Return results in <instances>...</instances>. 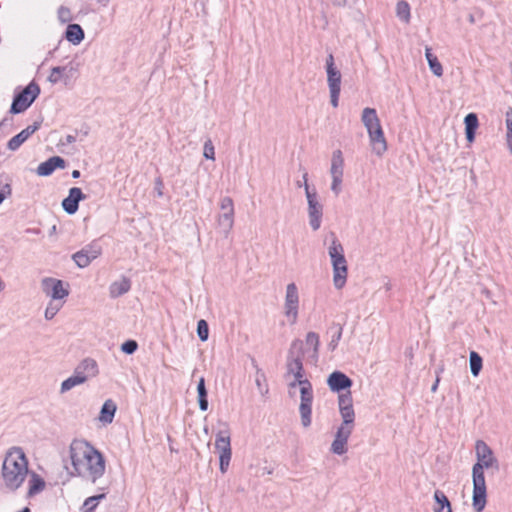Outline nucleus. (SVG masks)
<instances>
[{
    "instance_id": "c756f323",
    "label": "nucleus",
    "mask_w": 512,
    "mask_h": 512,
    "mask_svg": "<svg viewBox=\"0 0 512 512\" xmlns=\"http://www.w3.org/2000/svg\"><path fill=\"white\" fill-rule=\"evenodd\" d=\"M198 397H199V407L202 411H206L208 408V400H207V391L205 387V379L200 378L197 386Z\"/></svg>"
},
{
    "instance_id": "20e7f679",
    "label": "nucleus",
    "mask_w": 512,
    "mask_h": 512,
    "mask_svg": "<svg viewBox=\"0 0 512 512\" xmlns=\"http://www.w3.org/2000/svg\"><path fill=\"white\" fill-rule=\"evenodd\" d=\"M329 255L333 265V282L336 288L344 287L347 279V262L344 257V249L337 239H333L329 247Z\"/></svg>"
},
{
    "instance_id": "412c9836",
    "label": "nucleus",
    "mask_w": 512,
    "mask_h": 512,
    "mask_svg": "<svg viewBox=\"0 0 512 512\" xmlns=\"http://www.w3.org/2000/svg\"><path fill=\"white\" fill-rule=\"evenodd\" d=\"M221 209L223 214L219 218V223L227 228H231L233 225L234 206L233 201L229 197H225L221 201Z\"/></svg>"
},
{
    "instance_id": "423d86ee",
    "label": "nucleus",
    "mask_w": 512,
    "mask_h": 512,
    "mask_svg": "<svg viewBox=\"0 0 512 512\" xmlns=\"http://www.w3.org/2000/svg\"><path fill=\"white\" fill-rule=\"evenodd\" d=\"M39 92V86L31 82L22 92L15 96L11 105V112L17 114L25 111L36 99Z\"/></svg>"
},
{
    "instance_id": "f257e3e1",
    "label": "nucleus",
    "mask_w": 512,
    "mask_h": 512,
    "mask_svg": "<svg viewBox=\"0 0 512 512\" xmlns=\"http://www.w3.org/2000/svg\"><path fill=\"white\" fill-rule=\"evenodd\" d=\"M70 457L75 474L95 482L105 472V459L92 445L75 440L70 445Z\"/></svg>"
},
{
    "instance_id": "dca6fc26",
    "label": "nucleus",
    "mask_w": 512,
    "mask_h": 512,
    "mask_svg": "<svg viewBox=\"0 0 512 512\" xmlns=\"http://www.w3.org/2000/svg\"><path fill=\"white\" fill-rule=\"evenodd\" d=\"M306 194L309 203L310 224L314 230H317L321 223V206L315 200V196L309 192L308 185H306Z\"/></svg>"
},
{
    "instance_id": "f03ea898",
    "label": "nucleus",
    "mask_w": 512,
    "mask_h": 512,
    "mask_svg": "<svg viewBox=\"0 0 512 512\" xmlns=\"http://www.w3.org/2000/svg\"><path fill=\"white\" fill-rule=\"evenodd\" d=\"M28 473V460L20 448L10 449L2 464V479L10 490L18 489Z\"/></svg>"
},
{
    "instance_id": "58836bf2",
    "label": "nucleus",
    "mask_w": 512,
    "mask_h": 512,
    "mask_svg": "<svg viewBox=\"0 0 512 512\" xmlns=\"http://www.w3.org/2000/svg\"><path fill=\"white\" fill-rule=\"evenodd\" d=\"M204 156L207 159H211V160L215 159L214 146H213L211 140H207L204 144Z\"/></svg>"
},
{
    "instance_id": "6ab92c4d",
    "label": "nucleus",
    "mask_w": 512,
    "mask_h": 512,
    "mask_svg": "<svg viewBox=\"0 0 512 512\" xmlns=\"http://www.w3.org/2000/svg\"><path fill=\"white\" fill-rule=\"evenodd\" d=\"M328 86L330 90H341V74L334 65L333 55L330 54L326 61Z\"/></svg>"
},
{
    "instance_id": "7ed1b4c3",
    "label": "nucleus",
    "mask_w": 512,
    "mask_h": 512,
    "mask_svg": "<svg viewBox=\"0 0 512 512\" xmlns=\"http://www.w3.org/2000/svg\"><path fill=\"white\" fill-rule=\"evenodd\" d=\"M362 122L368 131L373 151L379 156L382 155L387 150V142L376 110L365 108L362 112Z\"/></svg>"
},
{
    "instance_id": "aec40b11",
    "label": "nucleus",
    "mask_w": 512,
    "mask_h": 512,
    "mask_svg": "<svg viewBox=\"0 0 512 512\" xmlns=\"http://www.w3.org/2000/svg\"><path fill=\"white\" fill-rule=\"evenodd\" d=\"M65 161L59 156L49 158L47 161L42 162L37 167V174L40 176H48L52 174L57 168H64Z\"/></svg>"
},
{
    "instance_id": "0eeeda50",
    "label": "nucleus",
    "mask_w": 512,
    "mask_h": 512,
    "mask_svg": "<svg viewBox=\"0 0 512 512\" xmlns=\"http://www.w3.org/2000/svg\"><path fill=\"white\" fill-rule=\"evenodd\" d=\"M215 448L219 453L220 470L225 473L231 460V443L229 431H219L215 439Z\"/></svg>"
},
{
    "instance_id": "9d476101",
    "label": "nucleus",
    "mask_w": 512,
    "mask_h": 512,
    "mask_svg": "<svg viewBox=\"0 0 512 512\" xmlns=\"http://www.w3.org/2000/svg\"><path fill=\"white\" fill-rule=\"evenodd\" d=\"M343 168H344V158L342 152L340 150H336L333 152L332 160H331V176H332V185L331 189L336 194L340 192L341 183L343 178Z\"/></svg>"
},
{
    "instance_id": "a211bd4d",
    "label": "nucleus",
    "mask_w": 512,
    "mask_h": 512,
    "mask_svg": "<svg viewBox=\"0 0 512 512\" xmlns=\"http://www.w3.org/2000/svg\"><path fill=\"white\" fill-rule=\"evenodd\" d=\"M45 291L51 295L52 299H63L68 295V290L63 287L61 280L45 279L43 281Z\"/></svg>"
},
{
    "instance_id": "09e8293b",
    "label": "nucleus",
    "mask_w": 512,
    "mask_h": 512,
    "mask_svg": "<svg viewBox=\"0 0 512 512\" xmlns=\"http://www.w3.org/2000/svg\"><path fill=\"white\" fill-rule=\"evenodd\" d=\"M79 176H80V172L78 170L72 171V177L73 178H78Z\"/></svg>"
},
{
    "instance_id": "6e6552de",
    "label": "nucleus",
    "mask_w": 512,
    "mask_h": 512,
    "mask_svg": "<svg viewBox=\"0 0 512 512\" xmlns=\"http://www.w3.org/2000/svg\"><path fill=\"white\" fill-rule=\"evenodd\" d=\"M299 295L298 289L294 283H290L286 288L285 296V315L290 323L294 324L298 318Z\"/></svg>"
},
{
    "instance_id": "8fccbe9b",
    "label": "nucleus",
    "mask_w": 512,
    "mask_h": 512,
    "mask_svg": "<svg viewBox=\"0 0 512 512\" xmlns=\"http://www.w3.org/2000/svg\"><path fill=\"white\" fill-rule=\"evenodd\" d=\"M512 131V122H507V132H511Z\"/></svg>"
},
{
    "instance_id": "f704fd0d",
    "label": "nucleus",
    "mask_w": 512,
    "mask_h": 512,
    "mask_svg": "<svg viewBox=\"0 0 512 512\" xmlns=\"http://www.w3.org/2000/svg\"><path fill=\"white\" fill-rule=\"evenodd\" d=\"M130 289V283L128 280H122L121 282H115L111 285V294L118 296L126 293Z\"/></svg>"
},
{
    "instance_id": "1a4fd4ad",
    "label": "nucleus",
    "mask_w": 512,
    "mask_h": 512,
    "mask_svg": "<svg viewBox=\"0 0 512 512\" xmlns=\"http://www.w3.org/2000/svg\"><path fill=\"white\" fill-rule=\"evenodd\" d=\"M96 367L97 365L95 361L84 360L81 366L76 370L75 374L66 379L65 381H63L61 385L62 392L68 391L73 387L84 383L87 380V375H84L82 372L79 371V369L88 370L91 372V374H94L96 372Z\"/></svg>"
},
{
    "instance_id": "ddd939ff",
    "label": "nucleus",
    "mask_w": 512,
    "mask_h": 512,
    "mask_svg": "<svg viewBox=\"0 0 512 512\" xmlns=\"http://www.w3.org/2000/svg\"><path fill=\"white\" fill-rule=\"evenodd\" d=\"M287 374L292 375L294 380L289 384L291 388L301 385L303 381H309L304 377V368L302 360L296 357L287 363Z\"/></svg>"
},
{
    "instance_id": "de8ad7c7",
    "label": "nucleus",
    "mask_w": 512,
    "mask_h": 512,
    "mask_svg": "<svg viewBox=\"0 0 512 512\" xmlns=\"http://www.w3.org/2000/svg\"><path fill=\"white\" fill-rule=\"evenodd\" d=\"M301 346H302V341H300V340H295V341H293L291 348H292V349H296V348H299V349H300V348H301Z\"/></svg>"
},
{
    "instance_id": "ea45409f",
    "label": "nucleus",
    "mask_w": 512,
    "mask_h": 512,
    "mask_svg": "<svg viewBox=\"0 0 512 512\" xmlns=\"http://www.w3.org/2000/svg\"><path fill=\"white\" fill-rule=\"evenodd\" d=\"M138 344L134 340H128L122 344V351L127 354H132L136 351Z\"/></svg>"
},
{
    "instance_id": "c03bdc74",
    "label": "nucleus",
    "mask_w": 512,
    "mask_h": 512,
    "mask_svg": "<svg viewBox=\"0 0 512 512\" xmlns=\"http://www.w3.org/2000/svg\"><path fill=\"white\" fill-rule=\"evenodd\" d=\"M340 91L341 90H337V89L330 90L331 104L335 108L338 106Z\"/></svg>"
},
{
    "instance_id": "9b49d317",
    "label": "nucleus",
    "mask_w": 512,
    "mask_h": 512,
    "mask_svg": "<svg viewBox=\"0 0 512 512\" xmlns=\"http://www.w3.org/2000/svg\"><path fill=\"white\" fill-rule=\"evenodd\" d=\"M486 505V483L485 477L477 474L473 476V507L481 512Z\"/></svg>"
},
{
    "instance_id": "c9c22d12",
    "label": "nucleus",
    "mask_w": 512,
    "mask_h": 512,
    "mask_svg": "<svg viewBox=\"0 0 512 512\" xmlns=\"http://www.w3.org/2000/svg\"><path fill=\"white\" fill-rule=\"evenodd\" d=\"M341 416L343 418L344 426H351L354 421V409L353 407H344L340 409Z\"/></svg>"
},
{
    "instance_id": "4c0bfd02",
    "label": "nucleus",
    "mask_w": 512,
    "mask_h": 512,
    "mask_svg": "<svg viewBox=\"0 0 512 512\" xmlns=\"http://www.w3.org/2000/svg\"><path fill=\"white\" fill-rule=\"evenodd\" d=\"M344 407H353L352 395L349 390L339 395V409Z\"/></svg>"
},
{
    "instance_id": "5701e85b",
    "label": "nucleus",
    "mask_w": 512,
    "mask_h": 512,
    "mask_svg": "<svg viewBox=\"0 0 512 512\" xmlns=\"http://www.w3.org/2000/svg\"><path fill=\"white\" fill-rule=\"evenodd\" d=\"M466 138L469 143L475 139V132L479 126L478 117L475 113H469L464 119Z\"/></svg>"
},
{
    "instance_id": "a19ab883",
    "label": "nucleus",
    "mask_w": 512,
    "mask_h": 512,
    "mask_svg": "<svg viewBox=\"0 0 512 512\" xmlns=\"http://www.w3.org/2000/svg\"><path fill=\"white\" fill-rule=\"evenodd\" d=\"M306 343L308 345H311L314 347L315 350H317L318 348V345H319V337L316 333L314 332H309L306 336Z\"/></svg>"
},
{
    "instance_id": "72a5a7b5",
    "label": "nucleus",
    "mask_w": 512,
    "mask_h": 512,
    "mask_svg": "<svg viewBox=\"0 0 512 512\" xmlns=\"http://www.w3.org/2000/svg\"><path fill=\"white\" fill-rule=\"evenodd\" d=\"M44 481L36 474H33L29 481V495L32 496L44 489Z\"/></svg>"
},
{
    "instance_id": "473e14b6",
    "label": "nucleus",
    "mask_w": 512,
    "mask_h": 512,
    "mask_svg": "<svg viewBox=\"0 0 512 512\" xmlns=\"http://www.w3.org/2000/svg\"><path fill=\"white\" fill-rule=\"evenodd\" d=\"M299 412L303 426L308 427L311 424L312 404H300Z\"/></svg>"
},
{
    "instance_id": "7c9ffc66",
    "label": "nucleus",
    "mask_w": 512,
    "mask_h": 512,
    "mask_svg": "<svg viewBox=\"0 0 512 512\" xmlns=\"http://www.w3.org/2000/svg\"><path fill=\"white\" fill-rule=\"evenodd\" d=\"M396 14L405 23L410 21V6L406 1H399L396 5Z\"/></svg>"
},
{
    "instance_id": "e433bc0d",
    "label": "nucleus",
    "mask_w": 512,
    "mask_h": 512,
    "mask_svg": "<svg viewBox=\"0 0 512 512\" xmlns=\"http://www.w3.org/2000/svg\"><path fill=\"white\" fill-rule=\"evenodd\" d=\"M197 333H198L199 338L202 341H206L208 339L209 328H208V324L205 320L202 319V320L198 321Z\"/></svg>"
},
{
    "instance_id": "a18cd8bd",
    "label": "nucleus",
    "mask_w": 512,
    "mask_h": 512,
    "mask_svg": "<svg viewBox=\"0 0 512 512\" xmlns=\"http://www.w3.org/2000/svg\"><path fill=\"white\" fill-rule=\"evenodd\" d=\"M58 16L62 21H68L70 19V11L67 8H60L58 11Z\"/></svg>"
},
{
    "instance_id": "39448f33",
    "label": "nucleus",
    "mask_w": 512,
    "mask_h": 512,
    "mask_svg": "<svg viewBox=\"0 0 512 512\" xmlns=\"http://www.w3.org/2000/svg\"><path fill=\"white\" fill-rule=\"evenodd\" d=\"M477 462L474 464L472 469L473 476L480 474L484 476V468L488 469L491 467L498 468L497 460L494 457L492 450L482 440H478L475 445Z\"/></svg>"
},
{
    "instance_id": "2f4dec72",
    "label": "nucleus",
    "mask_w": 512,
    "mask_h": 512,
    "mask_svg": "<svg viewBox=\"0 0 512 512\" xmlns=\"http://www.w3.org/2000/svg\"><path fill=\"white\" fill-rule=\"evenodd\" d=\"M470 369L473 376H478L482 369V358L475 351L470 352Z\"/></svg>"
},
{
    "instance_id": "bb28decb",
    "label": "nucleus",
    "mask_w": 512,
    "mask_h": 512,
    "mask_svg": "<svg viewBox=\"0 0 512 512\" xmlns=\"http://www.w3.org/2000/svg\"><path fill=\"white\" fill-rule=\"evenodd\" d=\"M106 497V494L105 493H101V494H98V495H94V496H91V497H88L84 503L82 504L80 510L81 512H93L97 506L99 505V502L102 500V499H105Z\"/></svg>"
},
{
    "instance_id": "cd10ccee",
    "label": "nucleus",
    "mask_w": 512,
    "mask_h": 512,
    "mask_svg": "<svg viewBox=\"0 0 512 512\" xmlns=\"http://www.w3.org/2000/svg\"><path fill=\"white\" fill-rule=\"evenodd\" d=\"M301 401L300 404H312L313 389L310 381H303L300 385Z\"/></svg>"
},
{
    "instance_id": "393cba45",
    "label": "nucleus",
    "mask_w": 512,
    "mask_h": 512,
    "mask_svg": "<svg viewBox=\"0 0 512 512\" xmlns=\"http://www.w3.org/2000/svg\"><path fill=\"white\" fill-rule=\"evenodd\" d=\"M435 506L434 512H452L451 503L444 492L436 490L434 492Z\"/></svg>"
},
{
    "instance_id": "37998d69",
    "label": "nucleus",
    "mask_w": 512,
    "mask_h": 512,
    "mask_svg": "<svg viewBox=\"0 0 512 512\" xmlns=\"http://www.w3.org/2000/svg\"><path fill=\"white\" fill-rule=\"evenodd\" d=\"M64 72V68L55 67L52 69L51 74L49 76V80L51 82H57L62 77V74Z\"/></svg>"
},
{
    "instance_id": "4be33fe9",
    "label": "nucleus",
    "mask_w": 512,
    "mask_h": 512,
    "mask_svg": "<svg viewBox=\"0 0 512 512\" xmlns=\"http://www.w3.org/2000/svg\"><path fill=\"white\" fill-rule=\"evenodd\" d=\"M38 128L39 125L36 123L28 126L26 129L22 130L20 133L9 140L8 148L10 150L18 149L24 141H26L33 133L38 130Z\"/></svg>"
},
{
    "instance_id": "2eb2a0df",
    "label": "nucleus",
    "mask_w": 512,
    "mask_h": 512,
    "mask_svg": "<svg viewBox=\"0 0 512 512\" xmlns=\"http://www.w3.org/2000/svg\"><path fill=\"white\" fill-rule=\"evenodd\" d=\"M329 388L334 392L349 389L352 386V380L340 371L331 373L327 379Z\"/></svg>"
},
{
    "instance_id": "a878e982",
    "label": "nucleus",
    "mask_w": 512,
    "mask_h": 512,
    "mask_svg": "<svg viewBox=\"0 0 512 512\" xmlns=\"http://www.w3.org/2000/svg\"><path fill=\"white\" fill-rule=\"evenodd\" d=\"M84 38V31L78 24H70L66 30V39L73 43L79 44Z\"/></svg>"
},
{
    "instance_id": "b1692460",
    "label": "nucleus",
    "mask_w": 512,
    "mask_h": 512,
    "mask_svg": "<svg viewBox=\"0 0 512 512\" xmlns=\"http://www.w3.org/2000/svg\"><path fill=\"white\" fill-rule=\"evenodd\" d=\"M116 409L117 407L113 400H106L100 411L99 420L105 424L111 423L113 421Z\"/></svg>"
},
{
    "instance_id": "c85d7f7f",
    "label": "nucleus",
    "mask_w": 512,
    "mask_h": 512,
    "mask_svg": "<svg viewBox=\"0 0 512 512\" xmlns=\"http://www.w3.org/2000/svg\"><path fill=\"white\" fill-rule=\"evenodd\" d=\"M426 59L429 63L430 69L436 76H442L443 68L437 57L431 53L430 48H426Z\"/></svg>"
},
{
    "instance_id": "f8f14e48",
    "label": "nucleus",
    "mask_w": 512,
    "mask_h": 512,
    "mask_svg": "<svg viewBox=\"0 0 512 512\" xmlns=\"http://www.w3.org/2000/svg\"><path fill=\"white\" fill-rule=\"evenodd\" d=\"M102 249L100 245L96 243H92L82 250L76 252L73 255V260L77 264L78 267L84 268L87 267L91 261L98 258L101 255Z\"/></svg>"
},
{
    "instance_id": "f3484780",
    "label": "nucleus",
    "mask_w": 512,
    "mask_h": 512,
    "mask_svg": "<svg viewBox=\"0 0 512 512\" xmlns=\"http://www.w3.org/2000/svg\"><path fill=\"white\" fill-rule=\"evenodd\" d=\"M83 198L84 195L80 188H71L69 190L68 197H66L62 202L63 209L69 214H74L78 210L79 201Z\"/></svg>"
},
{
    "instance_id": "3c124183",
    "label": "nucleus",
    "mask_w": 512,
    "mask_h": 512,
    "mask_svg": "<svg viewBox=\"0 0 512 512\" xmlns=\"http://www.w3.org/2000/svg\"><path fill=\"white\" fill-rule=\"evenodd\" d=\"M6 198V195L3 192H0V204L3 202V200Z\"/></svg>"
},
{
    "instance_id": "49530a36",
    "label": "nucleus",
    "mask_w": 512,
    "mask_h": 512,
    "mask_svg": "<svg viewBox=\"0 0 512 512\" xmlns=\"http://www.w3.org/2000/svg\"><path fill=\"white\" fill-rule=\"evenodd\" d=\"M507 144H508L509 150L512 153V131L511 132H507Z\"/></svg>"
},
{
    "instance_id": "79ce46f5",
    "label": "nucleus",
    "mask_w": 512,
    "mask_h": 512,
    "mask_svg": "<svg viewBox=\"0 0 512 512\" xmlns=\"http://www.w3.org/2000/svg\"><path fill=\"white\" fill-rule=\"evenodd\" d=\"M60 309V305L58 304H53L52 302L49 304V306L46 308V311H45V317L47 319H52L56 313L58 312V310Z\"/></svg>"
},
{
    "instance_id": "603ef678",
    "label": "nucleus",
    "mask_w": 512,
    "mask_h": 512,
    "mask_svg": "<svg viewBox=\"0 0 512 512\" xmlns=\"http://www.w3.org/2000/svg\"><path fill=\"white\" fill-rule=\"evenodd\" d=\"M20 512H30L29 508H24L22 511Z\"/></svg>"
},
{
    "instance_id": "4468645a",
    "label": "nucleus",
    "mask_w": 512,
    "mask_h": 512,
    "mask_svg": "<svg viewBox=\"0 0 512 512\" xmlns=\"http://www.w3.org/2000/svg\"><path fill=\"white\" fill-rule=\"evenodd\" d=\"M352 432V426H344L342 425L337 433L336 437L332 443L331 450L338 455L344 454L347 450L346 445L348 438Z\"/></svg>"
}]
</instances>
